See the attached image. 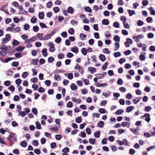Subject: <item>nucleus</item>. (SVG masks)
<instances>
[{
	"mask_svg": "<svg viewBox=\"0 0 155 155\" xmlns=\"http://www.w3.org/2000/svg\"><path fill=\"white\" fill-rule=\"evenodd\" d=\"M7 140L10 142L11 145L13 144L14 143L13 140H14L15 141L17 140L16 134L13 133H11L10 135L8 136Z\"/></svg>",
	"mask_w": 155,
	"mask_h": 155,
	"instance_id": "nucleus-1",
	"label": "nucleus"
},
{
	"mask_svg": "<svg viewBox=\"0 0 155 155\" xmlns=\"http://www.w3.org/2000/svg\"><path fill=\"white\" fill-rule=\"evenodd\" d=\"M37 40V37L34 36L28 39H26L25 41V44L29 43L35 41Z\"/></svg>",
	"mask_w": 155,
	"mask_h": 155,
	"instance_id": "nucleus-2",
	"label": "nucleus"
},
{
	"mask_svg": "<svg viewBox=\"0 0 155 155\" xmlns=\"http://www.w3.org/2000/svg\"><path fill=\"white\" fill-rule=\"evenodd\" d=\"M10 35L8 34H7L5 35V37L3 38L2 39V43L3 44H5L7 43L8 41H9L10 40Z\"/></svg>",
	"mask_w": 155,
	"mask_h": 155,
	"instance_id": "nucleus-3",
	"label": "nucleus"
},
{
	"mask_svg": "<svg viewBox=\"0 0 155 155\" xmlns=\"http://www.w3.org/2000/svg\"><path fill=\"white\" fill-rule=\"evenodd\" d=\"M144 36L143 35H139L137 36H133V39H135V41L136 42L139 41V40L143 38Z\"/></svg>",
	"mask_w": 155,
	"mask_h": 155,
	"instance_id": "nucleus-4",
	"label": "nucleus"
},
{
	"mask_svg": "<svg viewBox=\"0 0 155 155\" xmlns=\"http://www.w3.org/2000/svg\"><path fill=\"white\" fill-rule=\"evenodd\" d=\"M48 45L50 47L49 49V51L51 52H54L55 51V49L53 44L51 42H49L48 43Z\"/></svg>",
	"mask_w": 155,
	"mask_h": 155,
	"instance_id": "nucleus-5",
	"label": "nucleus"
},
{
	"mask_svg": "<svg viewBox=\"0 0 155 155\" xmlns=\"http://www.w3.org/2000/svg\"><path fill=\"white\" fill-rule=\"evenodd\" d=\"M74 69H77L79 70V71L81 74H83L84 71L82 68L78 64H77L75 67L74 68Z\"/></svg>",
	"mask_w": 155,
	"mask_h": 155,
	"instance_id": "nucleus-6",
	"label": "nucleus"
},
{
	"mask_svg": "<svg viewBox=\"0 0 155 155\" xmlns=\"http://www.w3.org/2000/svg\"><path fill=\"white\" fill-rule=\"evenodd\" d=\"M95 85L97 87H103L104 86H107V84L106 83L101 84L97 82L95 84Z\"/></svg>",
	"mask_w": 155,
	"mask_h": 155,
	"instance_id": "nucleus-7",
	"label": "nucleus"
},
{
	"mask_svg": "<svg viewBox=\"0 0 155 155\" xmlns=\"http://www.w3.org/2000/svg\"><path fill=\"white\" fill-rule=\"evenodd\" d=\"M25 47L24 46H19L16 49V51L18 52L22 51L25 49Z\"/></svg>",
	"mask_w": 155,
	"mask_h": 155,
	"instance_id": "nucleus-8",
	"label": "nucleus"
},
{
	"mask_svg": "<svg viewBox=\"0 0 155 155\" xmlns=\"http://www.w3.org/2000/svg\"><path fill=\"white\" fill-rule=\"evenodd\" d=\"M121 125L123 127H129L130 126V124L128 122H123L122 123Z\"/></svg>",
	"mask_w": 155,
	"mask_h": 155,
	"instance_id": "nucleus-9",
	"label": "nucleus"
},
{
	"mask_svg": "<svg viewBox=\"0 0 155 155\" xmlns=\"http://www.w3.org/2000/svg\"><path fill=\"white\" fill-rule=\"evenodd\" d=\"M141 97H138L133 99V101L134 102V103L136 104L137 103L141 100Z\"/></svg>",
	"mask_w": 155,
	"mask_h": 155,
	"instance_id": "nucleus-10",
	"label": "nucleus"
},
{
	"mask_svg": "<svg viewBox=\"0 0 155 155\" xmlns=\"http://www.w3.org/2000/svg\"><path fill=\"white\" fill-rule=\"evenodd\" d=\"M72 101L74 102H76L78 104H80L81 102V100L79 99H76L75 97H73L72 98Z\"/></svg>",
	"mask_w": 155,
	"mask_h": 155,
	"instance_id": "nucleus-11",
	"label": "nucleus"
},
{
	"mask_svg": "<svg viewBox=\"0 0 155 155\" xmlns=\"http://www.w3.org/2000/svg\"><path fill=\"white\" fill-rule=\"evenodd\" d=\"M0 59L3 62H8L10 61L11 60H12L13 59V58H6L5 59V61H4L3 60H2V58H0Z\"/></svg>",
	"mask_w": 155,
	"mask_h": 155,
	"instance_id": "nucleus-12",
	"label": "nucleus"
},
{
	"mask_svg": "<svg viewBox=\"0 0 155 155\" xmlns=\"http://www.w3.org/2000/svg\"><path fill=\"white\" fill-rule=\"evenodd\" d=\"M139 130V128L138 127L136 129H134L133 128H131L130 130L133 132L134 134L136 135H138L139 134L137 130Z\"/></svg>",
	"mask_w": 155,
	"mask_h": 155,
	"instance_id": "nucleus-13",
	"label": "nucleus"
},
{
	"mask_svg": "<svg viewBox=\"0 0 155 155\" xmlns=\"http://www.w3.org/2000/svg\"><path fill=\"white\" fill-rule=\"evenodd\" d=\"M35 36L37 37V39L38 38L39 40H43V34H42L38 33L37 35Z\"/></svg>",
	"mask_w": 155,
	"mask_h": 155,
	"instance_id": "nucleus-14",
	"label": "nucleus"
},
{
	"mask_svg": "<svg viewBox=\"0 0 155 155\" xmlns=\"http://www.w3.org/2000/svg\"><path fill=\"white\" fill-rule=\"evenodd\" d=\"M20 145L23 147H26L27 146V143L24 140L20 142Z\"/></svg>",
	"mask_w": 155,
	"mask_h": 155,
	"instance_id": "nucleus-15",
	"label": "nucleus"
},
{
	"mask_svg": "<svg viewBox=\"0 0 155 155\" xmlns=\"http://www.w3.org/2000/svg\"><path fill=\"white\" fill-rule=\"evenodd\" d=\"M88 69L91 73L92 74L94 73L96 71L95 69L94 68L92 67L88 68Z\"/></svg>",
	"mask_w": 155,
	"mask_h": 155,
	"instance_id": "nucleus-16",
	"label": "nucleus"
},
{
	"mask_svg": "<svg viewBox=\"0 0 155 155\" xmlns=\"http://www.w3.org/2000/svg\"><path fill=\"white\" fill-rule=\"evenodd\" d=\"M47 49L46 48L44 49L42 51V55L44 57H47L48 55V54L47 52Z\"/></svg>",
	"mask_w": 155,
	"mask_h": 155,
	"instance_id": "nucleus-17",
	"label": "nucleus"
},
{
	"mask_svg": "<svg viewBox=\"0 0 155 155\" xmlns=\"http://www.w3.org/2000/svg\"><path fill=\"white\" fill-rule=\"evenodd\" d=\"M54 79L56 80V81H60L61 80V77L58 74H55L54 76Z\"/></svg>",
	"mask_w": 155,
	"mask_h": 155,
	"instance_id": "nucleus-18",
	"label": "nucleus"
},
{
	"mask_svg": "<svg viewBox=\"0 0 155 155\" xmlns=\"http://www.w3.org/2000/svg\"><path fill=\"white\" fill-rule=\"evenodd\" d=\"M134 109V107L132 106L128 107L127 108L126 111L128 113L131 112Z\"/></svg>",
	"mask_w": 155,
	"mask_h": 155,
	"instance_id": "nucleus-19",
	"label": "nucleus"
},
{
	"mask_svg": "<svg viewBox=\"0 0 155 155\" xmlns=\"http://www.w3.org/2000/svg\"><path fill=\"white\" fill-rule=\"evenodd\" d=\"M148 9L150 10V14L151 15H155V11L153 9V8L152 7H150Z\"/></svg>",
	"mask_w": 155,
	"mask_h": 155,
	"instance_id": "nucleus-20",
	"label": "nucleus"
},
{
	"mask_svg": "<svg viewBox=\"0 0 155 155\" xmlns=\"http://www.w3.org/2000/svg\"><path fill=\"white\" fill-rule=\"evenodd\" d=\"M94 136L96 138H98L100 135V131H98L95 132L94 134Z\"/></svg>",
	"mask_w": 155,
	"mask_h": 155,
	"instance_id": "nucleus-21",
	"label": "nucleus"
},
{
	"mask_svg": "<svg viewBox=\"0 0 155 155\" xmlns=\"http://www.w3.org/2000/svg\"><path fill=\"white\" fill-rule=\"evenodd\" d=\"M44 17V14L43 12H40L38 14L39 18L40 19H43Z\"/></svg>",
	"mask_w": 155,
	"mask_h": 155,
	"instance_id": "nucleus-22",
	"label": "nucleus"
},
{
	"mask_svg": "<svg viewBox=\"0 0 155 155\" xmlns=\"http://www.w3.org/2000/svg\"><path fill=\"white\" fill-rule=\"evenodd\" d=\"M51 36L49 34H48L45 35L43 37V40H47L51 38Z\"/></svg>",
	"mask_w": 155,
	"mask_h": 155,
	"instance_id": "nucleus-23",
	"label": "nucleus"
},
{
	"mask_svg": "<svg viewBox=\"0 0 155 155\" xmlns=\"http://www.w3.org/2000/svg\"><path fill=\"white\" fill-rule=\"evenodd\" d=\"M71 88L72 90L74 91L76 89H77V87L74 84H71Z\"/></svg>",
	"mask_w": 155,
	"mask_h": 155,
	"instance_id": "nucleus-24",
	"label": "nucleus"
},
{
	"mask_svg": "<svg viewBox=\"0 0 155 155\" xmlns=\"http://www.w3.org/2000/svg\"><path fill=\"white\" fill-rule=\"evenodd\" d=\"M89 142L91 144H94L95 143V139L92 138H89Z\"/></svg>",
	"mask_w": 155,
	"mask_h": 155,
	"instance_id": "nucleus-25",
	"label": "nucleus"
},
{
	"mask_svg": "<svg viewBox=\"0 0 155 155\" xmlns=\"http://www.w3.org/2000/svg\"><path fill=\"white\" fill-rule=\"evenodd\" d=\"M114 40L117 42H118L120 41V37L117 35H115L113 38Z\"/></svg>",
	"mask_w": 155,
	"mask_h": 155,
	"instance_id": "nucleus-26",
	"label": "nucleus"
},
{
	"mask_svg": "<svg viewBox=\"0 0 155 155\" xmlns=\"http://www.w3.org/2000/svg\"><path fill=\"white\" fill-rule=\"evenodd\" d=\"M67 11L68 12L72 14L74 12L73 8L71 7H69L68 8Z\"/></svg>",
	"mask_w": 155,
	"mask_h": 155,
	"instance_id": "nucleus-27",
	"label": "nucleus"
},
{
	"mask_svg": "<svg viewBox=\"0 0 155 155\" xmlns=\"http://www.w3.org/2000/svg\"><path fill=\"white\" fill-rule=\"evenodd\" d=\"M18 115L21 116L22 117H24L26 114V113L24 111H20L19 110L18 111Z\"/></svg>",
	"mask_w": 155,
	"mask_h": 155,
	"instance_id": "nucleus-28",
	"label": "nucleus"
},
{
	"mask_svg": "<svg viewBox=\"0 0 155 155\" xmlns=\"http://www.w3.org/2000/svg\"><path fill=\"white\" fill-rule=\"evenodd\" d=\"M109 21L107 19H104L102 21V24L104 25H108L109 24Z\"/></svg>",
	"mask_w": 155,
	"mask_h": 155,
	"instance_id": "nucleus-29",
	"label": "nucleus"
},
{
	"mask_svg": "<svg viewBox=\"0 0 155 155\" xmlns=\"http://www.w3.org/2000/svg\"><path fill=\"white\" fill-rule=\"evenodd\" d=\"M37 18L35 16H33L31 19V23L34 24L37 21Z\"/></svg>",
	"mask_w": 155,
	"mask_h": 155,
	"instance_id": "nucleus-30",
	"label": "nucleus"
},
{
	"mask_svg": "<svg viewBox=\"0 0 155 155\" xmlns=\"http://www.w3.org/2000/svg\"><path fill=\"white\" fill-rule=\"evenodd\" d=\"M71 51L73 52L77 53L78 52V49L77 47H73L71 49Z\"/></svg>",
	"mask_w": 155,
	"mask_h": 155,
	"instance_id": "nucleus-31",
	"label": "nucleus"
},
{
	"mask_svg": "<svg viewBox=\"0 0 155 155\" xmlns=\"http://www.w3.org/2000/svg\"><path fill=\"white\" fill-rule=\"evenodd\" d=\"M128 12L129 13V16H132L133 15L135 14V12L134 10H128Z\"/></svg>",
	"mask_w": 155,
	"mask_h": 155,
	"instance_id": "nucleus-32",
	"label": "nucleus"
},
{
	"mask_svg": "<svg viewBox=\"0 0 155 155\" xmlns=\"http://www.w3.org/2000/svg\"><path fill=\"white\" fill-rule=\"evenodd\" d=\"M124 112V111L122 109H119L116 111L115 114L117 115H120Z\"/></svg>",
	"mask_w": 155,
	"mask_h": 155,
	"instance_id": "nucleus-33",
	"label": "nucleus"
},
{
	"mask_svg": "<svg viewBox=\"0 0 155 155\" xmlns=\"http://www.w3.org/2000/svg\"><path fill=\"white\" fill-rule=\"evenodd\" d=\"M100 59L102 61H104L105 60V56L103 54H101L99 56Z\"/></svg>",
	"mask_w": 155,
	"mask_h": 155,
	"instance_id": "nucleus-34",
	"label": "nucleus"
},
{
	"mask_svg": "<svg viewBox=\"0 0 155 155\" xmlns=\"http://www.w3.org/2000/svg\"><path fill=\"white\" fill-rule=\"evenodd\" d=\"M80 36L81 40H83L84 38H86L87 37V35L85 34H84L83 33H81L80 34Z\"/></svg>",
	"mask_w": 155,
	"mask_h": 155,
	"instance_id": "nucleus-35",
	"label": "nucleus"
},
{
	"mask_svg": "<svg viewBox=\"0 0 155 155\" xmlns=\"http://www.w3.org/2000/svg\"><path fill=\"white\" fill-rule=\"evenodd\" d=\"M82 53L84 55H86L87 53V49L85 48H83L81 51Z\"/></svg>",
	"mask_w": 155,
	"mask_h": 155,
	"instance_id": "nucleus-36",
	"label": "nucleus"
},
{
	"mask_svg": "<svg viewBox=\"0 0 155 155\" xmlns=\"http://www.w3.org/2000/svg\"><path fill=\"white\" fill-rule=\"evenodd\" d=\"M82 119L80 117H78L75 120V121L76 123H80L82 121Z\"/></svg>",
	"mask_w": 155,
	"mask_h": 155,
	"instance_id": "nucleus-37",
	"label": "nucleus"
},
{
	"mask_svg": "<svg viewBox=\"0 0 155 155\" xmlns=\"http://www.w3.org/2000/svg\"><path fill=\"white\" fill-rule=\"evenodd\" d=\"M19 44V42L18 41H17L16 40H14L13 41L12 43V45H14V46H16L18 45Z\"/></svg>",
	"mask_w": 155,
	"mask_h": 155,
	"instance_id": "nucleus-38",
	"label": "nucleus"
},
{
	"mask_svg": "<svg viewBox=\"0 0 155 155\" xmlns=\"http://www.w3.org/2000/svg\"><path fill=\"white\" fill-rule=\"evenodd\" d=\"M38 59H33L32 61V63L34 65H37L38 62Z\"/></svg>",
	"mask_w": 155,
	"mask_h": 155,
	"instance_id": "nucleus-39",
	"label": "nucleus"
},
{
	"mask_svg": "<svg viewBox=\"0 0 155 155\" xmlns=\"http://www.w3.org/2000/svg\"><path fill=\"white\" fill-rule=\"evenodd\" d=\"M113 26L114 27L117 28H119L120 27L119 23L117 22H115L113 23Z\"/></svg>",
	"mask_w": 155,
	"mask_h": 155,
	"instance_id": "nucleus-40",
	"label": "nucleus"
},
{
	"mask_svg": "<svg viewBox=\"0 0 155 155\" xmlns=\"http://www.w3.org/2000/svg\"><path fill=\"white\" fill-rule=\"evenodd\" d=\"M68 32L70 35H73L74 33V30L72 28H71L68 30Z\"/></svg>",
	"mask_w": 155,
	"mask_h": 155,
	"instance_id": "nucleus-41",
	"label": "nucleus"
},
{
	"mask_svg": "<svg viewBox=\"0 0 155 155\" xmlns=\"http://www.w3.org/2000/svg\"><path fill=\"white\" fill-rule=\"evenodd\" d=\"M108 64V63L107 62H106L104 65L102 66V69L104 70H105L107 68V67Z\"/></svg>",
	"mask_w": 155,
	"mask_h": 155,
	"instance_id": "nucleus-42",
	"label": "nucleus"
},
{
	"mask_svg": "<svg viewBox=\"0 0 155 155\" xmlns=\"http://www.w3.org/2000/svg\"><path fill=\"white\" fill-rule=\"evenodd\" d=\"M67 107L68 108H71L73 107V104L71 101L68 102L67 104Z\"/></svg>",
	"mask_w": 155,
	"mask_h": 155,
	"instance_id": "nucleus-43",
	"label": "nucleus"
},
{
	"mask_svg": "<svg viewBox=\"0 0 155 155\" xmlns=\"http://www.w3.org/2000/svg\"><path fill=\"white\" fill-rule=\"evenodd\" d=\"M104 125V122L102 121H100L98 123V126L100 127H102Z\"/></svg>",
	"mask_w": 155,
	"mask_h": 155,
	"instance_id": "nucleus-44",
	"label": "nucleus"
},
{
	"mask_svg": "<svg viewBox=\"0 0 155 155\" xmlns=\"http://www.w3.org/2000/svg\"><path fill=\"white\" fill-rule=\"evenodd\" d=\"M103 52L105 54H109L110 53V51L108 48H105L103 49Z\"/></svg>",
	"mask_w": 155,
	"mask_h": 155,
	"instance_id": "nucleus-45",
	"label": "nucleus"
},
{
	"mask_svg": "<svg viewBox=\"0 0 155 155\" xmlns=\"http://www.w3.org/2000/svg\"><path fill=\"white\" fill-rule=\"evenodd\" d=\"M31 81L32 82L37 83L38 82V79L36 77L33 78L31 79Z\"/></svg>",
	"mask_w": 155,
	"mask_h": 155,
	"instance_id": "nucleus-46",
	"label": "nucleus"
},
{
	"mask_svg": "<svg viewBox=\"0 0 155 155\" xmlns=\"http://www.w3.org/2000/svg\"><path fill=\"white\" fill-rule=\"evenodd\" d=\"M114 57L115 58L120 56L121 55L120 53L119 52H115L114 54Z\"/></svg>",
	"mask_w": 155,
	"mask_h": 155,
	"instance_id": "nucleus-47",
	"label": "nucleus"
},
{
	"mask_svg": "<svg viewBox=\"0 0 155 155\" xmlns=\"http://www.w3.org/2000/svg\"><path fill=\"white\" fill-rule=\"evenodd\" d=\"M36 128L38 129H40L41 128V124L38 122H36Z\"/></svg>",
	"mask_w": 155,
	"mask_h": 155,
	"instance_id": "nucleus-48",
	"label": "nucleus"
},
{
	"mask_svg": "<svg viewBox=\"0 0 155 155\" xmlns=\"http://www.w3.org/2000/svg\"><path fill=\"white\" fill-rule=\"evenodd\" d=\"M28 75V73L27 72H23L22 75V77L24 78H25Z\"/></svg>",
	"mask_w": 155,
	"mask_h": 155,
	"instance_id": "nucleus-49",
	"label": "nucleus"
},
{
	"mask_svg": "<svg viewBox=\"0 0 155 155\" xmlns=\"http://www.w3.org/2000/svg\"><path fill=\"white\" fill-rule=\"evenodd\" d=\"M147 37L150 38H153L154 37V34L152 33H149L147 35Z\"/></svg>",
	"mask_w": 155,
	"mask_h": 155,
	"instance_id": "nucleus-50",
	"label": "nucleus"
},
{
	"mask_svg": "<svg viewBox=\"0 0 155 155\" xmlns=\"http://www.w3.org/2000/svg\"><path fill=\"white\" fill-rule=\"evenodd\" d=\"M18 64L19 63L18 62L14 61L12 63V66L16 67L18 66Z\"/></svg>",
	"mask_w": 155,
	"mask_h": 155,
	"instance_id": "nucleus-51",
	"label": "nucleus"
},
{
	"mask_svg": "<svg viewBox=\"0 0 155 155\" xmlns=\"http://www.w3.org/2000/svg\"><path fill=\"white\" fill-rule=\"evenodd\" d=\"M0 49L2 50H7L8 49V47L6 45H2L0 48Z\"/></svg>",
	"mask_w": 155,
	"mask_h": 155,
	"instance_id": "nucleus-52",
	"label": "nucleus"
},
{
	"mask_svg": "<svg viewBox=\"0 0 155 155\" xmlns=\"http://www.w3.org/2000/svg\"><path fill=\"white\" fill-rule=\"evenodd\" d=\"M55 138L57 140H59L62 138V136L60 134L56 135L55 136Z\"/></svg>",
	"mask_w": 155,
	"mask_h": 155,
	"instance_id": "nucleus-53",
	"label": "nucleus"
},
{
	"mask_svg": "<svg viewBox=\"0 0 155 155\" xmlns=\"http://www.w3.org/2000/svg\"><path fill=\"white\" fill-rule=\"evenodd\" d=\"M68 78L69 79H71L73 78V74L72 73H69L68 74Z\"/></svg>",
	"mask_w": 155,
	"mask_h": 155,
	"instance_id": "nucleus-54",
	"label": "nucleus"
},
{
	"mask_svg": "<svg viewBox=\"0 0 155 155\" xmlns=\"http://www.w3.org/2000/svg\"><path fill=\"white\" fill-rule=\"evenodd\" d=\"M32 143L34 146H37L38 145V142L37 140H35L32 142Z\"/></svg>",
	"mask_w": 155,
	"mask_h": 155,
	"instance_id": "nucleus-55",
	"label": "nucleus"
},
{
	"mask_svg": "<svg viewBox=\"0 0 155 155\" xmlns=\"http://www.w3.org/2000/svg\"><path fill=\"white\" fill-rule=\"evenodd\" d=\"M69 151V149L67 147H65L63 149L62 151L64 153H66Z\"/></svg>",
	"mask_w": 155,
	"mask_h": 155,
	"instance_id": "nucleus-56",
	"label": "nucleus"
},
{
	"mask_svg": "<svg viewBox=\"0 0 155 155\" xmlns=\"http://www.w3.org/2000/svg\"><path fill=\"white\" fill-rule=\"evenodd\" d=\"M39 30L38 27L37 26H35L33 27V30L35 32H37Z\"/></svg>",
	"mask_w": 155,
	"mask_h": 155,
	"instance_id": "nucleus-57",
	"label": "nucleus"
},
{
	"mask_svg": "<svg viewBox=\"0 0 155 155\" xmlns=\"http://www.w3.org/2000/svg\"><path fill=\"white\" fill-rule=\"evenodd\" d=\"M123 81L121 79H119L117 81V84L119 85L123 84Z\"/></svg>",
	"mask_w": 155,
	"mask_h": 155,
	"instance_id": "nucleus-58",
	"label": "nucleus"
},
{
	"mask_svg": "<svg viewBox=\"0 0 155 155\" xmlns=\"http://www.w3.org/2000/svg\"><path fill=\"white\" fill-rule=\"evenodd\" d=\"M151 107L150 106H147L145 108V110L146 112H149L151 110Z\"/></svg>",
	"mask_w": 155,
	"mask_h": 155,
	"instance_id": "nucleus-59",
	"label": "nucleus"
},
{
	"mask_svg": "<svg viewBox=\"0 0 155 155\" xmlns=\"http://www.w3.org/2000/svg\"><path fill=\"white\" fill-rule=\"evenodd\" d=\"M124 27L127 29H129L130 28V26L128 24H126L125 22L123 23Z\"/></svg>",
	"mask_w": 155,
	"mask_h": 155,
	"instance_id": "nucleus-60",
	"label": "nucleus"
},
{
	"mask_svg": "<svg viewBox=\"0 0 155 155\" xmlns=\"http://www.w3.org/2000/svg\"><path fill=\"white\" fill-rule=\"evenodd\" d=\"M85 10L87 12H91L92 10L89 7H86L85 8Z\"/></svg>",
	"mask_w": 155,
	"mask_h": 155,
	"instance_id": "nucleus-61",
	"label": "nucleus"
},
{
	"mask_svg": "<svg viewBox=\"0 0 155 155\" xmlns=\"http://www.w3.org/2000/svg\"><path fill=\"white\" fill-rule=\"evenodd\" d=\"M38 91L39 92H44L45 91V89L41 87H40L38 89Z\"/></svg>",
	"mask_w": 155,
	"mask_h": 155,
	"instance_id": "nucleus-62",
	"label": "nucleus"
},
{
	"mask_svg": "<svg viewBox=\"0 0 155 155\" xmlns=\"http://www.w3.org/2000/svg\"><path fill=\"white\" fill-rule=\"evenodd\" d=\"M54 60V58L53 57H50L48 59V62L51 63Z\"/></svg>",
	"mask_w": 155,
	"mask_h": 155,
	"instance_id": "nucleus-63",
	"label": "nucleus"
},
{
	"mask_svg": "<svg viewBox=\"0 0 155 155\" xmlns=\"http://www.w3.org/2000/svg\"><path fill=\"white\" fill-rule=\"evenodd\" d=\"M61 41V39L60 37H58L55 40V41L57 43H60Z\"/></svg>",
	"mask_w": 155,
	"mask_h": 155,
	"instance_id": "nucleus-64",
	"label": "nucleus"
}]
</instances>
